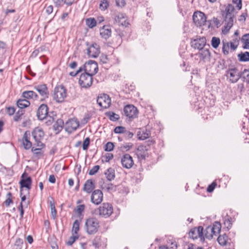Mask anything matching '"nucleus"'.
Segmentation results:
<instances>
[{
    "label": "nucleus",
    "instance_id": "f257e3e1",
    "mask_svg": "<svg viewBox=\"0 0 249 249\" xmlns=\"http://www.w3.org/2000/svg\"><path fill=\"white\" fill-rule=\"evenodd\" d=\"M99 227V221L94 217L88 218L85 224V230L89 234L96 233Z\"/></svg>",
    "mask_w": 249,
    "mask_h": 249
},
{
    "label": "nucleus",
    "instance_id": "f03ea898",
    "mask_svg": "<svg viewBox=\"0 0 249 249\" xmlns=\"http://www.w3.org/2000/svg\"><path fill=\"white\" fill-rule=\"evenodd\" d=\"M67 96V89L62 85L56 86L53 91V98L58 103L63 102Z\"/></svg>",
    "mask_w": 249,
    "mask_h": 249
},
{
    "label": "nucleus",
    "instance_id": "7ed1b4c3",
    "mask_svg": "<svg viewBox=\"0 0 249 249\" xmlns=\"http://www.w3.org/2000/svg\"><path fill=\"white\" fill-rule=\"evenodd\" d=\"M221 225L220 222H215L213 227H208L206 229L205 236L208 239H211L214 235H217L220 231Z\"/></svg>",
    "mask_w": 249,
    "mask_h": 249
},
{
    "label": "nucleus",
    "instance_id": "20e7f679",
    "mask_svg": "<svg viewBox=\"0 0 249 249\" xmlns=\"http://www.w3.org/2000/svg\"><path fill=\"white\" fill-rule=\"evenodd\" d=\"M48 107L46 105L42 104L38 107L37 111V116L40 120H43L44 119H48V124H52L53 119L50 116H48Z\"/></svg>",
    "mask_w": 249,
    "mask_h": 249
},
{
    "label": "nucleus",
    "instance_id": "39448f33",
    "mask_svg": "<svg viewBox=\"0 0 249 249\" xmlns=\"http://www.w3.org/2000/svg\"><path fill=\"white\" fill-rule=\"evenodd\" d=\"M32 136L35 139L36 142L35 145L36 146H42L43 145L41 140L44 137V133L41 128L39 127H36L32 132Z\"/></svg>",
    "mask_w": 249,
    "mask_h": 249
},
{
    "label": "nucleus",
    "instance_id": "423d86ee",
    "mask_svg": "<svg viewBox=\"0 0 249 249\" xmlns=\"http://www.w3.org/2000/svg\"><path fill=\"white\" fill-rule=\"evenodd\" d=\"M193 19L194 23L197 26H204L206 22V17L202 12L196 11L193 16Z\"/></svg>",
    "mask_w": 249,
    "mask_h": 249
},
{
    "label": "nucleus",
    "instance_id": "0eeeda50",
    "mask_svg": "<svg viewBox=\"0 0 249 249\" xmlns=\"http://www.w3.org/2000/svg\"><path fill=\"white\" fill-rule=\"evenodd\" d=\"M227 79L231 83H236L240 79L241 75L238 70L236 68H229L226 71Z\"/></svg>",
    "mask_w": 249,
    "mask_h": 249
},
{
    "label": "nucleus",
    "instance_id": "6e6552de",
    "mask_svg": "<svg viewBox=\"0 0 249 249\" xmlns=\"http://www.w3.org/2000/svg\"><path fill=\"white\" fill-rule=\"evenodd\" d=\"M92 76L89 73H82L79 79L80 85L84 88H88L90 87L92 83Z\"/></svg>",
    "mask_w": 249,
    "mask_h": 249
},
{
    "label": "nucleus",
    "instance_id": "1a4fd4ad",
    "mask_svg": "<svg viewBox=\"0 0 249 249\" xmlns=\"http://www.w3.org/2000/svg\"><path fill=\"white\" fill-rule=\"evenodd\" d=\"M85 72L94 75L98 71V67L97 63L94 61L89 60L86 63L84 66Z\"/></svg>",
    "mask_w": 249,
    "mask_h": 249
},
{
    "label": "nucleus",
    "instance_id": "9d476101",
    "mask_svg": "<svg viewBox=\"0 0 249 249\" xmlns=\"http://www.w3.org/2000/svg\"><path fill=\"white\" fill-rule=\"evenodd\" d=\"M113 207L108 203H104L99 208V213L100 215L105 217H108L113 213Z\"/></svg>",
    "mask_w": 249,
    "mask_h": 249
},
{
    "label": "nucleus",
    "instance_id": "9b49d317",
    "mask_svg": "<svg viewBox=\"0 0 249 249\" xmlns=\"http://www.w3.org/2000/svg\"><path fill=\"white\" fill-rule=\"evenodd\" d=\"M98 104L102 107L107 108L111 105V99L109 96L106 94H101L97 98Z\"/></svg>",
    "mask_w": 249,
    "mask_h": 249
},
{
    "label": "nucleus",
    "instance_id": "f8f14e48",
    "mask_svg": "<svg viewBox=\"0 0 249 249\" xmlns=\"http://www.w3.org/2000/svg\"><path fill=\"white\" fill-rule=\"evenodd\" d=\"M79 125V122L76 119H70L66 122L65 128L66 131L71 133L76 130Z\"/></svg>",
    "mask_w": 249,
    "mask_h": 249
},
{
    "label": "nucleus",
    "instance_id": "ddd939ff",
    "mask_svg": "<svg viewBox=\"0 0 249 249\" xmlns=\"http://www.w3.org/2000/svg\"><path fill=\"white\" fill-rule=\"evenodd\" d=\"M126 116L129 118H135L137 117L138 110L137 108L133 105H127L124 109Z\"/></svg>",
    "mask_w": 249,
    "mask_h": 249
},
{
    "label": "nucleus",
    "instance_id": "4468645a",
    "mask_svg": "<svg viewBox=\"0 0 249 249\" xmlns=\"http://www.w3.org/2000/svg\"><path fill=\"white\" fill-rule=\"evenodd\" d=\"M34 89L39 93L41 97V100L48 98L49 91L45 84L37 85L34 87Z\"/></svg>",
    "mask_w": 249,
    "mask_h": 249
},
{
    "label": "nucleus",
    "instance_id": "2eb2a0df",
    "mask_svg": "<svg viewBox=\"0 0 249 249\" xmlns=\"http://www.w3.org/2000/svg\"><path fill=\"white\" fill-rule=\"evenodd\" d=\"M100 53V48L97 43H93L87 49V54L92 58L97 57Z\"/></svg>",
    "mask_w": 249,
    "mask_h": 249
},
{
    "label": "nucleus",
    "instance_id": "dca6fc26",
    "mask_svg": "<svg viewBox=\"0 0 249 249\" xmlns=\"http://www.w3.org/2000/svg\"><path fill=\"white\" fill-rule=\"evenodd\" d=\"M103 194L100 190H94L91 196V201L92 203L98 205L103 201Z\"/></svg>",
    "mask_w": 249,
    "mask_h": 249
},
{
    "label": "nucleus",
    "instance_id": "f3484780",
    "mask_svg": "<svg viewBox=\"0 0 249 249\" xmlns=\"http://www.w3.org/2000/svg\"><path fill=\"white\" fill-rule=\"evenodd\" d=\"M206 43V39L205 37L196 38L192 41V46L195 49L202 50Z\"/></svg>",
    "mask_w": 249,
    "mask_h": 249
},
{
    "label": "nucleus",
    "instance_id": "a211bd4d",
    "mask_svg": "<svg viewBox=\"0 0 249 249\" xmlns=\"http://www.w3.org/2000/svg\"><path fill=\"white\" fill-rule=\"evenodd\" d=\"M203 228L201 226H199L197 228H194L190 230L189 232V236L193 239H196L197 237L202 238L203 237Z\"/></svg>",
    "mask_w": 249,
    "mask_h": 249
},
{
    "label": "nucleus",
    "instance_id": "6ab92c4d",
    "mask_svg": "<svg viewBox=\"0 0 249 249\" xmlns=\"http://www.w3.org/2000/svg\"><path fill=\"white\" fill-rule=\"evenodd\" d=\"M121 162L122 166L127 169L131 168L134 164L132 157L128 154L124 155L122 158Z\"/></svg>",
    "mask_w": 249,
    "mask_h": 249
},
{
    "label": "nucleus",
    "instance_id": "aec40b11",
    "mask_svg": "<svg viewBox=\"0 0 249 249\" xmlns=\"http://www.w3.org/2000/svg\"><path fill=\"white\" fill-rule=\"evenodd\" d=\"M111 29L109 25H104L100 29V36L105 39L109 38L111 36Z\"/></svg>",
    "mask_w": 249,
    "mask_h": 249
},
{
    "label": "nucleus",
    "instance_id": "412c9836",
    "mask_svg": "<svg viewBox=\"0 0 249 249\" xmlns=\"http://www.w3.org/2000/svg\"><path fill=\"white\" fill-rule=\"evenodd\" d=\"M233 18L230 17V16L225 17L224 29L223 30V32L224 34H227L232 27L233 24Z\"/></svg>",
    "mask_w": 249,
    "mask_h": 249
},
{
    "label": "nucleus",
    "instance_id": "4be33fe9",
    "mask_svg": "<svg viewBox=\"0 0 249 249\" xmlns=\"http://www.w3.org/2000/svg\"><path fill=\"white\" fill-rule=\"evenodd\" d=\"M30 133L28 131H26L22 137V143L24 148L26 149L32 148V143L29 140Z\"/></svg>",
    "mask_w": 249,
    "mask_h": 249
},
{
    "label": "nucleus",
    "instance_id": "5701e85b",
    "mask_svg": "<svg viewBox=\"0 0 249 249\" xmlns=\"http://www.w3.org/2000/svg\"><path fill=\"white\" fill-rule=\"evenodd\" d=\"M31 183L32 180L30 177H27L26 179H22L20 181L21 189H24L23 188H25V191L28 194L31 188Z\"/></svg>",
    "mask_w": 249,
    "mask_h": 249
},
{
    "label": "nucleus",
    "instance_id": "b1692460",
    "mask_svg": "<svg viewBox=\"0 0 249 249\" xmlns=\"http://www.w3.org/2000/svg\"><path fill=\"white\" fill-rule=\"evenodd\" d=\"M94 188L95 185L93 181L91 179H88L85 182L83 190L88 194H90Z\"/></svg>",
    "mask_w": 249,
    "mask_h": 249
},
{
    "label": "nucleus",
    "instance_id": "393cba45",
    "mask_svg": "<svg viewBox=\"0 0 249 249\" xmlns=\"http://www.w3.org/2000/svg\"><path fill=\"white\" fill-rule=\"evenodd\" d=\"M136 154L139 158L144 159L147 155V149L146 146L140 145L138 147Z\"/></svg>",
    "mask_w": 249,
    "mask_h": 249
},
{
    "label": "nucleus",
    "instance_id": "a878e982",
    "mask_svg": "<svg viewBox=\"0 0 249 249\" xmlns=\"http://www.w3.org/2000/svg\"><path fill=\"white\" fill-rule=\"evenodd\" d=\"M126 18L123 13H119L115 16L114 18V23L119 25H124L125 24Z\"/></svg>",
    "mask_w": 249,
    "mask_h": 249
},
{
    "label": "nucleus",
    "instance_id": "bb28decb",
    "mask_svg": "<svg viewBox=\"0 0 249 249\" xmlns=\"http://www.w3.org/2000/svg\"><path fill=\"white\" fill-rule=\"evenodd\" d=\"M22 97L27 100L31 99L36 100L38 98L37 94L32 90L23 91L22 93Z\"/></svg>",
    "mask_w": 249,
    "mask_h": 249
},
{
    "label": "nucleus",
    "instance_id": "cd10ccee",
    "mask_svg": "<svg viewBox=\"0 0 249 249\" xmlns=\"http://www.w3.org/2000/svg\"><path fill=\"white\" fill-rule=\"evenodd\" d=\"M150 136V133L149 131L146 129H140L137 132V136L139 140H144L149 138Z\"/></svg>",
    "mask_w": 249,
    "mask_h": 249
},
{
    "label": "nucleus",
    "instance_id": "c85d7f7f",
    "mask_svg": "<svg viewBox=\"0 0 249 249\" xmlns=\"http://www.w3.org/2000/svg\"><path fill=\"white\" fill-rule=\"evenodd\" d=\"M45 145L43 144L42 146H37V148L32 147L31 151L33 153L34 157L36 158H39L43 155V151L42 149L44 148Z\"/></svg>",
    "mask_w": 249,
    "mask_h": 249
},
{
    "label": "nucleus",
    "instance_id": "c756f323",
    "mask_svg": "<svg viewBox=\"0 0 249 249\" xmlns=\"http://www.w3.org/2000/svg\"><path fill=\"white\" fill-rule=\"evenodd\" d=\"M63 125V121L60 119H57L53 125V130L56 132V133H58L62 130Z\"/></svg>",
    "mask_w": 249,
    "mask_h": 249
},
{
    "label": "nucleus",
    "instance_id": "7c9ffc66",
    "mask_svg": "<svg viewBox=\"0 0 249 249\" xmlns=\"http://www.w3.org/2000/svg\"><path fill=\"white\" fill-rule=\"evenodd\" d=\"M17 105L19 108L22 109L29 107L30 103L28 100L23 98L18 99L17 102Z\"/></svg>",
    "mask_w": 249,
    "mask_h": 249
},
{
    "label": "nucleus",
    "instance_id": "2f4dec72",
    "mask_svg": "<svg viewBox=\"0 0 249 249\" xmlns=\"http://www.w3.org/2000/svg\"><path fill=\"white\" fill-rule=\"evenodd\" d=\"M107 179L111 181L114 179L115 178V171L112 168H108L105 173Z\"/></svg>",
    "mask_w": 249,
    "mask_h": 249
},
{
    "label": "nucleus",
    "instance_id": "473e14b6",
    "mask_svg": "<svg viewBox=\"0 0 249 249\" xmlns=\"http://www.w3.org/2000/svg\"><path fill=\"white\" fill-rule=\"evenodd\" d=\"M241 41L243 44V48L249 49V33L245 34L242 36Z\"/></svg>",
    "mask_w": 249,
    "mask_h": 249
},
{
    "label": "nucleus",
    "instance_id": "72a5a7b5",
    "mask_svg": "<svg viewBox=\"0 0 249 249\" xmlns=\"http://www.w3.org/2000/svg\"><path fill=\"white\" fill-rule=\"evenodd\" d=\"M226 16L234 17V7L232 4H229L225 9Z\"/></svg>",
    "mask_w": 249,
    "mask_h": 249
},
{
    "label": "nucleus",
    "instance_id": "f704fd0d",
    "mask_svg": "<svg viewBox=\"0 0 249 249\" xmlns=\"http://www.w3.org/2000/svg\"><path fill=\"white\" fill-rule=\"evenodd\" d=\"M228 236L226 234L222 235H219L217 238V241L221 246H225L226 245L228 241Z\"/></svg>",
    "mask_w": 249,
    "mask_h": 249
},
{
    "label": "nucleus",
    "instance_id": "c9c22d12",
    "mask_svg": "<svg viewBox=\"0 0 249 249\" xmlns=\"http://www.w3.org/2000/svg\"><path fill=\"white\" fill-rule=\"evenodd\" d=\"M238 57L240 61H249V52L241 53L238 54Z\"/></svg>",
    "mask_w": 249,
    "mask_h": 249
},
{
    "label": "nucleus",
    "instance_id": "e433bc0d",
    "mask_svg": "<svg viewBox=\"0 0 249 249\" xmlns=\"http://www.w3.org/2000/svg\"><path fill=\"white\" fill-rule=\"evenodd\" d=\"M86 23L89 28H92L96 26L97 21L94 18H89L86 19Z\"/></svg>",
    "mask_w": 249,
    "mask_h": 249
},
{
    "label": "nucleus",
    "instance_id": "4c0bfd02",
    "mask_svg": "<svg viewBox=\"0 0 249 249\" xmlns=\"http://www.w3.org/2000/svg\"><path fill=\"white\" fill-rule=\"evenodd\" d=\"M220 43V39L218 37H213L211 41V45L213 48L216 49Z\"/></svg>",
    "mask_w": 249,
    "mask_h": 249
},
{
    "label": "nucleus",
    "instance_id": "58836bf2",
    "mask_svg": "<svg viewBox=\"0 0 249 249\" xmlns=\"http://www.w3.org/2000/svg\"><path fill=\"white\" fill-rule=\"evenodd\" d=\"M222 51L225 55H227L229 53L230 49L229 43L227 41L223 40L222 41Z\"/></svg>",
    "mask_w": 249,
    "mask_h": 249
},
{
    "label": "nucleus",
    "instance_id": "ea45409f",
    "mask_svg": "<svg viewBox=\"0 0 249 249\" xmlns=\"http://www.w3.org/2000/svg\"><path fill=\"white\" fill-rule=\"evenodd\" d=\"M79 230V223L77 220L74 221L72 225V231L77 234Z\"/></svg>",
    "mask_w": 249,
    "mask_h": 249
},
{
    "label": "nucleus",
    "instance_id": "a19ab883",
    "mask_svg": "<svg viewBox=\"0 0 249 249\" xmlns=\"http://www.w3.org/2000/svg\"><path fill=\"white\" fill-rule=\"evenodd\" d=\"M109 3L107 0H102L101 1L99 8L101 10L104 11L107 8Z\"/></svg>",
    "mask_w": 249,
    "mask_h": 249
},
{
    "label": "nucleus",
    "instance_id": "79ce46f5",
    "mask_svg": "<svg viewBox=\"0 0 249 249\" xmlns=\"http://www.w3.org/2000/svg\"><path fill=\"white\" fill-rule=\"evenodd\" d=\"M78 238V236L77 234H73L68 239V241L67 242V244L68 245H71Z\"/></svg>",
    "mask_w": 249,
    "mask_h": 249
},
{
    "label": "nucleus",
    "instance_id": "37998d69",
    "mask_svg": "<svg viewBox=\"0 0 249 249\" xmlns=\"http://www.w3.org/2000/svg\"><path fill=\"white\" fill-rule=\"evenodd\" d=\"M114 145L111 142H108L104 147L105 150L106 151H111L113 150Z\"/></svg>",
    "mask_w": 249,
    "mask_h": 249
},
{
    "label": "nucleus",
    "instance_id": "c03bdc74",
    "mask_svg": "<svg viewBox=\"0 0 249 249\" xmlns=\"http://www.w3.org/2000/svg\"><path fill=\"white\" fill-rule=\"evenodd\" d=\"M50 207L51 210V216L53 219L56 218V210L55 208V206L53 203H51Z\"/></svg>",
    "mask_w": 249,
    "mask_h": 249
},
{
    "label": "nucleus",
    "instance_id": "a18cd8bd",
    "mask_svg": "<svg viewBox=\"0 0 249 249\" xmlns=\"http://www.w3.org/2000/svg\"><path fill=\"white\" fill-rule=\"evenodd\" d=\"M90 142V139L89 137L86 138L83 142L82 147L84 150H87Z\"/></svg>",
    "mask_w": 249,
    "mask_h": 249
},
{
    "label": "nucleus",
    "instance_id": "49530a36",
    "mask_svg": "<svg viewBox=\"0 0 249 249\" xmlns=\"http://www.w3.org/2000/svg\"><path fill=\"white\" fill-rule=\"evenodd\" d=\"M125 130L126 129H125V127H124L123 126H117L114 128V131L115 133H117V134H119V133H124V134Z\"/></svg>",
    "mask_w": 249,
    "mask_h": 249
},
{
    "label": "nucleus",
    "instance_id": "de8ad7c7",
    "mask_svg": "<svg viewBox=\"0 0 249 249\" xmlns=\"http://www.w3.org/2000/svg\"><path fill=\"white\" fill-rule=\"evenodd\" d=\"M7 196L8 197L7 198L4 203L6 206L9 207L11 204L13 203V201L11 198L12 195L10 193L7 194Z\"/></svg>",
    "mask_w": 249,
    "mask_h": 249
},
{
    "label": "nucleus",
    "instance_id": "09e8293b",
    "mask_svg": "<svg viewBox=\"0 0 249 249\" xmlns=\"http://www.w3.org/2000/svg\"><path fill=\"white\" fill-rule=\"evenodd\" d=\"M100 168L99 165H95L89 171V175H95L99 170Z\"/></svg>",
    "mask_w": 249,
    "mask_h": 249
},
{
    "label": "nucleus",
    "instance_id": "8fccbe9b",
    "mask_svg": "<svg viewBox=\"0 0 249 249\" xmlns=\"http://www.w3.org/2000/svg\"><path fill=\"white\" fill-rule=\"evenodd\" d=\"M210 55V52L208 50H203L199 53V57L204 59L207 56Z\"/></svg>",
    "mask_w": 249,
    "mask_h": 249
},
{
    "label": "nucleus",
    "instance_id": "3c124183",
    "mask_svg": "<svg viewBox=\"0 0 249 249\" xmlns=\"http://www.w3.org/2000/svg\"><path fill=\"white\" fill-rule=\"evenodd\" d=\"M84 209H85L84 205H80L77 207L75 211L77 213H78L79 214H81L84 211Z\"/></svg>",
    "mask_w": 249,
    "mask_h": 249
},
{
    "label": "nucleus",
    "instance_id": "603ef678",
    "mask_svg": "<svg viewBox=\"0 0 249 249\" xmlns=\"http://www.w3.org/2000/svg\"><path fill=\"white\" fill-rule=\"evenodd\" d=\"M54 6L56 7H61L64 3V0H53Z\"/></svg>",
    "mask_w": 249,
    "mask_h": 249
},
{
    "label": "nucleus",
    "instance_id": "864d4df0",
    "mask_svg": "<svg viewBox=\"0 0 249 249\" xmlns=\"http://www.w3.org/2000/svg\"><path fill=\"white\" fill-rule=\"evenodd\" d=\"M234 4H236V7L238 10H240L242 8V0H232Z\"/></svg>",
    "mask_w": 249,
    "mask_h": 249
},
{
    "label": "nucleus",
    "instance_id": "5fc2aeb1",
    "mask_svg": "<svg viewBox=\"0 0 249 249\" xmlns=\"http://www.w3.org/2000/svg\"><path fill=\"white\" fill-rule=\"evenodd\" d=\"M216 185V183L214 182L209 185L207 188V191L209 193L212 192Z\"/></svg>",
    "mask_w": 249,
    "mask_h": 249
},
{
    "label": "nucleus",
    "instance_id": "6e6d98bb",
    "mask_svg": "<svg viewBox=\"0 0 249 249\" xmlns=\"http://www.w3.org/2000/svg\"><path fill=\"white\" fill-rule=\"evenodd\" d=\"M53 6L51 5L46 6L45 11L47 14L50 15L51 13H52L53 11Z\"/></svg>",
    "mask_w": 249,
    "mask_h": 249
},
{
    "label": "nucleus",
    "instance_id": "4d7b16f0",
    "mask_svg": "<svg viewBox=\"0 0 249 249\" xmlns=\"http://www.w3.org/2000/svg\"><path fill=\"white\" fill-rule=\"evenodd\" d=\"M116 3L117 6L121 7H124L125 4L124 0H116Z\"/></svg>",
    "mask_w": 249,
    "mask_h": 249
},
{
    "label": "nucleus",
    "instance_id": "13d9d810",
    "mask_svg": "<svg viewBox=\"0 0 249 249\" xmlns=\"http://www.w3.org/2000/svg\"><path fill=\"white\" fill-rule=\"evenodd\" d=\"M6 111L8 114L9 115H12L15 112V109L14 107H8L6 108Z\"/></svg>",
    "mask_w": 249,
    "mask_h": 249
},
{
    "label": "nucleus",
    "instance_id": "bf43d9fd",
    "mask_svg": "<svg viewBox=\"0 0 249 249\" xmlns=\"http://www.w3.org/2000/svg\"><path fill=\"white\" fill-rule=\"evenodd\" d=\"M133 136V133L127 131L125 130L124 133V136L127 139H130Z\"/></svg>",
    "mask_w": 249,
    "mask_h": 249
},
{
    "label": "nucleus",
    "instance_id": "052dcab7",
    "mask_svg": "<svg viewBox=\"0 0 249 249\" xmlns=\"http://www.w3.org/2000/svg\"><path fill=\"white\" fill-rule=\"evenodd\" d=\"M103 188H106L107 190L109 191L110 190H112L113 188V186L111 183H108V184L105 183Z\"/></svg>",
    "mask_w": 249,
    "mask_h": 249
},
{
    "label": "nucleus",
    "instance_id": "680f3d73",
    "mask_svg": "<svg viewBox=\"0 0 249 249\" xmlns=\"http://www.w3.org/2000/svg\"><path fill=\"white\" fill-rule=\"evenodd\" d=\"M23 204H22V202H21L20 204V206L18 207V209L20 210V217L21 218L23 217V213H24V211H23Z\"/></svg>",
    "mask_w": 249,
    "mask_h": 249
},
{
    "label": "nucleus",
    "instance_id": "e2e57ef3",
    "mask_svg": "<svg viewBox=\"0 0 249 249\" xmlns=\"http://www.w3.org/2000/svg\"><path fill=\"white\" fill-rule=\"evenodd\" d=\"M82 70V68L80 67L79 68L78 70L76 71V72H71L70 73V75L72 76H76L78 73L81 72Z\"/></svg>",
    "mask_w": 249,
    "mask_h": 249
},
{
    "label": "nucleus",
    "instance_id": "0e129e2a",
    "mask_svg": "<svg viewBox=\"0 0 249 249\" xmlns=\"http://www.w3.org/2000/svg\"><path fill=\"white\" fill-rule=\"evenodd\" d=\"M101 61L103 63H106L107 61V55H102L100 58Z\"/></svg>",
    "mask_w": 249,
    "mask_h": 249
},
{
    "label": "nucleus",
    "instance_id": "69168bd1",
    "mask_svg": "<svg viewBox=\"0 0 249 249\" xmlns=\"http://www.w3.org/2000/svg\"><path fill=\"white\" fill-rule=\"evenodd\" d=\"M24 191V189H20V196L21 199V202L25 201L26 199V196L23 194V192Z\"/></svg>",
    "mask_w": 249,
    "mask_h": 249
},
{
    "label": "nucleus",
    "instance_id": "338daca9",
    "mask_svg": "<svg viewBox=\"0 0 249 249\" xmlns=\"http://www.w3.org/2000/svg\"><path fill=\"white\" fill-rule=\"evenodd\" d=\"M49 181L52 183H54L55 182V178L54 175H50L49 178Z\"/></svg>",
    "mask_w": 249,
    "mask_h": 249
},
{
    "label": "nucleus",
    "instance_id": "774afa93",
    "mask_svg": "<svg viewBox=\"0 0 249 249\" xmlns=\"http://www.w3.org/2000/svg\"><path fill=\"white\" fill-rule=\"evenodd\" d=\"M113 157V156L111 154H108L106 156V160L107 161H108L110 160H111Z\"/></svg>",
    "mask_w": 249,
    "mask_h": 249
}]
</instances>
